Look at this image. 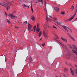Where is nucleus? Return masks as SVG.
<instances>
[{
  "label": "nucleus",
  "instance_id": "obj_1",
  "mask_svg": "<svg viewBox=\"0 0 77 77\" xmlns=\"http://www.w3.org/2000/svg\"><path fill=\"white\" fill-rule=\"evenodd\" d=\"M0 5L6 8L8 10L10 9V6L4 2H0Z\"/></svg>",
  "mask_w": 77,
  "mask_h": 77
},
{
  "label": "nucleus",
  "instance_id": "obj_2",
  "mask_svg": "<svg viewBox=\"0 0 77 77\" xmlns=\"http://www.w3.org/2000/svg\"><path fill=\"white\" fill-rule=\"evenodd\" d=\"M76 14H77V11H76L75 13V14L71 18H70L69 20H66V22L68 21H70L71 20H72L74 18V17L75 16V15H76Z\"/></svg>",
  "mask_w": 77,
  "mask_h": 77
},
{
  "label": "nucleus",
  "instance_id": "obj_3",
  "mask_svg": "<svg viewBox=\"0 0 77 77\" xmlns=\"http://www.w3.org/2000/svg\"><path fill=\"white\" fill-rule=\"evenodd\" d=\"M28 31H30V29L32 28V25L29 24V23H28Z\"/></svg>",
  "mask_w": 77,
  "mask_h": 77
},
{
  "label": "nucleus",
  "instance_id": "obj_4",
  "mask_svg": "<svg viewBox=\"0 0 77 77\" xmlns=\"http://www.w3.org/2000/svg\"><path fill=\"white\" fill-rule=\"evenodd\" d=\"M43 35L46 38H48V35H47V33H45V31H43Z\"/></svg>",
  "mask_w": 77,
  "mask_h": 77
},
{
  "label": "nucleus",
  "instance_id": "obj_5",
  "mask_svg": "<svg viewBox=\"0 0 77 77\" xmlns=\"http://www.w3.org/2000/svg\"><path fill=\"white\" fill-rule=\"evenodd\" d=\"M10 17H11V18L13 19L14 18H17V16H15L14 15H13L12 14H10Z\"/></svg>",
  "mask_w": 77,
  "mask_h": 77
},
{
  "label": "nucleus",
  "instance_id": "obj_6",
  "mask_svg": "<svg viewBox=\"0 0 77 77\" xmlns=\"http://www.w3.org/2000/svg\"><path fill=\"white\" fill-rule=\"evenodd\" d=\"M61 45H62L63 48L66 49V46L65 44H62V43H61Z\"/></svg>",
  "mask_w": 77,
  "mask_h": 77
},
{
  "label": "nucleus",
  "instance_id": "obj_7",
  "mask_svg": "<svg viewBox=\"0 0 77 77\" xmlns=\"http://www.w3.org/2000/svg\"><path fill=\"white\" fill-rule=\"evenodd\" d=\"M62 27L64 29H65L67 31V32H68V29L67 28H68L67 26H63Z\"/></svg>",
  "mask_w": 77,
  "mask_h": 77
},
{
  "label": "nucleus",
  "instance_id": "obj_8",
  "mask_svg": "<svg viewBox=\"0 0 77 77\" xmlns=\"http://www.w3.org/2000/svg\"><path fill=\"white\" fill-rule=\"evenodd\" d=\"M61 39L63 41H64L66 42H67V40H66V39L65 38H63L62 37H61Z\"/></svg>",
  "mask_w": 77,
  "mask_h": 77
},
{
  "label": "nucleus",
  "instance_id": "obj_9",
  "mask_svg": "<svg viewBox=\"0 0 77 77\" xmlns=\"http://www.w3.org/2000/svg\"><path fill=\"white\" fill-rule=\"evenodd\" d=\"M31 19L32 21H35V18L34 16H32L31 17Z\"/></svg>",
  "mask_w": 77,
  "mask_h": 77
},
{
  "label": "nucleus",
  "instance_id": "obj_10",
  "mask_svg": "<svg viewBox=\"0 0 77 77\" xmlns=\"http://www.w3.org/2000/svg\"><path fill=\"white\" fill-rule=\"evenodd\" d=\"M54 9L57 11V12H58L59 11V8L57 7H54Z\"/></svg>",
  "mask_w": 77,
  "mask_h": 77
},
{
  "label": "nucleus",
  "instance_id": "obj_11",
  "mask_svg": "<svg viewBox=\"0 0 77 77\" xmlns=\"http://www.w3.org/2000/svg\"><path fill=\"white\" fill-rule=\"evenodd\" d=\"M72 50L73 52L74 53H75V54L77 56V52L73 49H72Z\"/></svg>",
  "mask_w": 77,
  "mask_h": 77
},
{
  "label": "nucleus",
  "instance_id": "obj_12",
  "mask_svg": "<svg viewBox=\"0 0 77 77\" xmlns=\"http://www.w3.org/2000/svg\"><path fill=\"white\" fill-rule=\"evenodd\" d=\"M70 71H71V72L72 73V74L73 75H74V73L72 70V68H70Z\"/></svg>",
  "mask_w": 77,
  "mask_h": 77
},
{
  "label": "nucleus",
  "instance_id": "obj_13",
  "mask_svg": "<svg viewBox=\"0 0 77 77\" xmlns=\"http://www.w3.org/2000/svg\"><path fill=\"white\" fill-rule=\"evenodd\" d=\"M69 38L72 39V40H73V41H75V39L73 38H72V37L71 36V35L69 36Z\"/></svg>",
  "mask_w": 77,
  "mask_h": 77
},
{
  "label": "nucleus",
  "instance_id": "obj_14",
  "mask_svg": "<svg viewBox=\"0 0 77 77\" xmlns=\"http://www.w3.org/2000/svg\"><path fill=\"white\" fill-rule=\"evenodd\" d=\"M40 31V29H39V28H36V31H37V32L38 33Z\"/></svg>",
  "mask_w": 77,
  "mask_h": 77
},
{
  "label": "nucleus",
  "instance_id": "obj_15",
  "mask_svg": "<svg viewBox=\"0 0 77 77\" xmlns=\"http://www.w3.org/2000/svg\"><path fill=\"white\" fill-rule=\"evenodd\" d=\"M41 35H42V31H40L39 33V34L38 35L39 37H40V36H41Z\"/></svg>",
  "mask_w": 77,
  "mask_h": 77
},
{
  "label": "nucleus",
  "instance_id": "obj_16",
  "mask_svg": "<svg viewBox=\"0 0 77 77\" xmlns=\"http://www.w3.org/2000/svg\"><path fill=\"white\" fill-rule=\"evenodd\" d=\"M46 20H47V21H50V19L48 18V17L46 16Z\"/></svg>",
  "mask_w": 77,
  "mask_h": 77
},
{
  "label": "nucleus",
  "instance_id": "obj_17",
  "mask_svg": "<svg viewBox=\"0 0 77 77\" xmlns=\"http://www.w3.org/2000/svg\"><path fill=\"white\" fill-rule=\"evenodd\" d=\"M68 32H70V33H71V32H72V31L70 29H69L68 28Z\"/></svg>",
  "mask_w": 77,
  "mask_h": 77
},
{
  "label": "nucleus",
  "instance_id": "obj_18",
  "mask_svg": "<svg viewBox=\"0 0 77 77\" xmlns=\"http://www.w3.org/2000/svg\"><path fill=\"white\" fill-rule=\"evenodd\" d=\"M7 22H8V23H10L11 22H10V20L8 19H7Z\"/></svg>",
  "mask_w": 77,
  "mask_h": 77
},
{
  "label": "nucleus",
  "instance_id": "obj_19",
  "mask_svg": "<svg viewBox=\"0 0 77 77\" xmlns=\"http://www.w3.org/2000/svg\"><path fill=\"white\" fill-rule=\"evenodd\" d=\"M73 46L74 47V48L77 51V47H76L75 46V45H73Z\"/></svg>",
  "mask_w": 77,
  "mask_h": 77
},
{
  "label": "nucleus",
  "instance_id": "obj_20",
  "mask_svg": "<svg viewBox=\"0 0 77 77\" xmlns=\"http://www.w3.org/2000/svg\"><path fill=\"white\" fill-rule=\"evenodd\" d=\"M33 29L34 32H35V30H36V26H34Z\"/></svg>",
  "mask_w": 77,
  "mask_h": 77
},
{
  "label": "nucleus",
  "instance_id": "obj_21",
  "mask_svg": "<svg viewBox=\"0 0 77 77\" xmlns=\"http://www.w3.org/2000/svg\"><path fill=\"white\" fill-rule=\"evenodd\" d=\"M74 72H75V74H77V70L76 69H75L74 71Z\"/></svg>",
  "mask_w": 77,
  "mask_h": 77
},
{
  "label": "nucleus",
  "instance_id": "obj_22",
  "mask_svg": "<svg viewBox=\"0 0 77 77\" xmlns=\"http://www.w3.org/2000/svg\"><path fill=\"white\" fill-rule=\"evenodd\" d=\"M29 60L30 61V62H32V61H33V60H32V58H29Z\"/></svg>",
  "mask_w": 77,
  "mask_h": 77
},
{
  "label": "nucleus",
  "instance_id": "obj_23",
  "mask_svg": "<svg viewBox=\"0 0 77 77\" xmlns=\"http://www.w3.org/2000/svg\"><path fill=\"white\" fill-rule=\"evenodd\" d=\"M61 14L62 15H65V13L64 12H61Z\"/></svg>",
  "mask_w": 77,
  "mask_h": 77
},
{
  "label": "nucleus",
  "instance_id": "obj_24",
  "mask_svg": "<svg viewBox=\"0 0 77 77\" xmlns=\"http://www.w3.org/2000/svg\"><path fill=\"white\" fill-rule=\"evenodd\" d=\"M55 36H56L57 39H59V37H57V35H55Z\"/></svg>",
  "mask_w": 77,
  "mask_h": 77
},
{
  "label": "nucleus",
  "instance_id": "obj_25",
  "mask_svg": "<svg viewBox=\"0 0 77 77\" xmlns=\"http://www.w3.org/2000/svg\"><path fill=\"white\" fill-rule=\"evenodd\" d=\"M38 2H41V3H42V0H38Z\"/></svg>",
  "mask_w": 77,
  "mask_h": 77
},
{
  "label": "nucleus",
  "instance_id": "obj_26",
  "mask_svg": "<svg viewBox=\"0 0 77 77\" xmlns=\"http://www.w3.org/2000/svg\"><path fill=\"white\" fill-rule=\"evenodd\" d=\"M38 28H39V24H37V29H38Z\"/></svg>",
  "mask_w": 77,
  "mask_h": 77
},
{
  "label": "nucleus",
  "instance_id": "obj_27",
  "mask_svg": "<svg viewBox=\"0 0 77 77\" xmlns=\"http://www.w3.org/2000/svg\"><path fill=\"white\" fill-rule=\"evenodd\" d=\"M45 45V43H44V44H42V46H43V47H44Z\"/></svg>",
  "mask_w": 77,
  "mask_h": 77
},
{
  "label": "nucleus",
  "instance_id": "obj_28",
  "mask_svg": "<svg viewBox=\"0 0 77 77\" xmlns=\"http://www.w3.org/2000/svg\"><path fill=\"white\" fill-rule=\"evenodd\" d=\"M72 9H74V6H72L71 7Z\"/></svg>",
  "mask_w": 77,
  "mask_h": 77
},
{
  "label": "nucleus",
  "instance_id": "obj_29",
  "mask_svg": "<svg viewBox=\"0 0 77 77\" xmlns=\"http://www.w3.org/2000/svg\"><path fill=\"white\" fill-rule=\"evenodd\" d=\"M57 24H60V23L59 22H58L57 21L56 22H55Z\"/></svg>",
  "mask_w": 77,
  "mask_h": 77
},
{
  "label": "nucleus",
  "instance_id": "obj_30",
  "mask_svg": "<svg viewBox=\"0 0 77 77\" xmlns=\"http://www.w3.org/2000/svg\"><path fill=\"white\" fill-rule=\"evenodd\" d=\"M53 27H54V28H55V29H57V28L56 27H55L54 26H53Z\"/></svg>",
  "mask_w": 77,
  "mask_h": 77
},
{
  "label": "nucleus",
  "instance_id": "obj_31",
  "mask_svg": "<svg viewBox=\"0 0 77 77\" xmlns=\"http://www.w3.org/2000/svg\"><path fill=\"white\" fill-rule=\"evenodd\" d=\"M32 31H33V29H32L31 30V29H30V31H29V32H32Z\"/></svg>",
  "mask_w": 77,
  "mask_h": 77
},
{
  "label": "nucleus",
  "instance_id": "obj_32",
  "mask_svg": "<svg viewBox=\"0 0 77 77\" xmlns=\"http://www.w3.org/2000/svg\"><path fill=\"white\" fill-rule=\"evenodd\" d=\"M24 6L25 7V8H26V7H27V5H25V4L24 5Z\"/></svg>",
  "mask_w": 77,
  "mask_h": 77
},
{
  "label": "nucleus",
  "instance_id": "obj_33",
  "mask_svg": "<svg viewBox=\"0 0 77 77\" xmlns=\"http://www.w3.org/2000/svg\"><path fill=\"white\" fill-rule=\"evenodd\" d=\"M55 21H57V18H55L54 20Z\"/></svg>",
  "mask_w": 77,
  "mask_h": 77
},
{
  "label": "nucleus",
  "instance_id": "obj_34",
  "mask_svg": "<svg viewBox=\"0 0 77 77\" xmlns=\"http://www.w3.org/2000/svg\"><path fill=\"white\" fill-rule=\"evenodd\" d=\"M31 11L32 12H33V9H31Z\"/></svg>",
  "mask_w": 77,
  "mask_h": 77
},
{
  "label": "nucleus",
  "instance_id": "obj_35",
  "mask_svg": "<svg viewBox=\"0 0 77 77\" xmlns=\"http://www.w3.org/2000/svg\"><path fill=\"white\" fill-rule=\"evenodd\" d=\"M75 67H76L77 68V65H75Z\"/></svg>",
  "mask_w": 77,
  "mask_h": 77
},
{
  "label": "nucleus",
  "instance_id": "obj_36",
  "mask_svg": "<svg viewBox=\"0 0 77 77\" xmlns=\"http://www.w3.org/2000/svg\"><path fill=\"white\" fill-rule=\"evenodd\" d=\"M5 14H6L5 15L6 16H7V14L6 12H5Z\"/></svg>",
  "mask_w": 77,
  "mask_h": 77
},
{
  "label": "nucleus",
  "instance_id": "obj_37",
  "mask_svg": "<svg viewBox=\"0 0 77 77\" xmlns=\"http://www.w3.org/2000/svg\"><path fill=\"white\" fill-rule=\"evenodd\" d=\"M33 8H32V5H31V9H32Z\"/></svg>",
  "mask_w": 77,
  "mask_h": 77
},
{
  "label": "nucleus",
  "instance_id": "obj_38",
  "mask_svg": "<svg viewBox=\"0 0 77 77\" xmlns=\"http://www.w3.org/2000/svg\"><path fill=\"white\" fill-rule=\"evenodd\" d=\"M29 6H27V7H27V8H29Z\"/></svg>",
  "mask_w": 77,
  "mask_h": 77
},
{
  "label": "nucleus",
  "instance_id": "obj_39",
  "mask_svg": "<svg viewBox=\"0 0 77 77\" xmlns=\"http://www.w3.org/2000/svg\"><path fill=\"white\" fill-rule=\"evenodd\" d=\"M13 13H16V11H14V12H13Z\"/></svg>",
  "mask_w": 77,
  "mask_h": 77
},
{
  "label": "nucleus",
  "instance_id": "obj_40",
  "mask_svg": "<svg viewBox=\"0 0 77 77\" xmlns=\"http://www.w3.org/2000/svg\"><path fill=\"white\" fill-rule=\"evenodd\" d=\"M25 23H26V24H27V21H25Z\"/></svg>",
  "mask_w": 77,
  "mask_h": 77
},
{
  "label": "nucleus",
  "instance_id": "obj_41",
  "mask_svg": "<svg viewBox=\"0 0 77 77\" xmlns=\"http://www.w3.org/2000/svg\"><path fill=\"white\" fill-rule=\"evenodd\" d=\"M73 11V9H72L71 10V11Z\"/></svg>",
  "mask_w": 77,
  "mask_h": 77
},
{
  "label": "nucleus",
  "instance_id": "obj_42",
  "mask_svg": "<svg viewBox=\"0 0 77 77\" xmlns=\"http://www.w3.org/2000/svg\"><path fill=\"white\" fill-rule=\"evenodd\" d=\"M66 64L67 65V62H66Z\"/></svg>",
  "mask_w": 77,
  "mask_h": 77
},
{
  "label": "nucleus",
  "instance_id": "obj_43",
  "mask_svg": "<svg viewBox=\"0 0 77 77\" xmlns=\"http://www.w3.org/2000/svg\"><path fill=\"white\" fill-rule=\"evenodd\" d=\"M16 28H17V29H18V27H16Z\"/></svg>",
  "mask_w": 77,
  "mask_h": 77
},
{
  "label": "nucleus",
  "instance_id": "obj_44",
  "mask_svg": "<svg viewBox=\"0 0 77 77\" xmlns=\"http://www.w3.org/2000/svg\"><path fill=\"white\" fill-rule=\"evenodd\" d=\"M12 3H14V1H12Z\"/></svg>",
  "mask_w": 77,
  "mask_h": 77
},
{
  "label": "nucleus",
  "instance_id": "obj_45",
  "mask_svg": "<svg viewBox=\"0 0 77 77\" xmlns=\"http://www.w3.org/2000/svg\"><path fill=\"white\" fill-rule=\"evenodd\" d=\"M42 39V38H41L40 39L39 41H41V40Z\"/></svg>",
  "mask_w": 77,
  "mask_h": 77
},
{
  "label": "nucleus",
  "instance_id": "obj_46",
  "mask_svg": "<svg viewBox=\"0 0 77 77\" xmlns=\"http://www.w3.org/2000/svg\"><path fill=\"white\" fill-rule=\"evenodd\" d=\"M67 35H69V34H68V33H67Z\"/></svg>",
  "mask_w": 77,
  "mask_h": 77
},
{
  "label": "nucleus",
  "instance_id": "obj_47",
  "mask_svg": "<svg viewBox=\"0 0 77 77\" xmlns=\"http://www.w3.org/2000/svg\"><path fill=\"white\" fill-rule=\"evenodd\" d=\"M10 5H12V4L11 3H10Z\"/></svg>",
  "mask_w": 77,
  "mask_h": 77
},
{
  "label": "nucleus",
  "instance_id": "obj_48",
  "mask_svg": "<svg viewBox=\"0 0 77 77\" xmlns=\"http://www.w3.org/2000/svg\"><path fill=\"white\" fill-rule=\"evenodd\" d=\"M76 8H77V6H76Z\"/></svg>",
  "mask_w": 77,
  "mask_h": 77
},
{
  "label": "nucleus",
  "instance_id": "obj_49",
  "mask_svg": "<svg viewBox=\"0 0 77 77\" xmlns=\"http://www.w3.org/2000/svg\"><path fill=\"white\" fill-rule=\"evenodd\" d=\"M24 23H25V22H24Z\"/></svg>",
  "mask_w": 77,
  "mask_h": 77
},
{
  "label": "nucleus",
  "instance_id": "obj_50",
  "mask_svg": "<svg viewBox=\"0 0 77 77\" xmlns=\"http://www.w3.org/2000/svg\"><path fill=\"white\" fill-rule=\"evenodd\" d=\"M55 77H57V76H55Z\"/></svg>",
  "mask_w": 77,
  "mask_h": 77
},
{
  "label": "nucleus",
  "instance_id": "obj_51",
  "mask_svg": "<svg viewBox=\"0 0 77 77\" xmlns=\"http://www.w3.org/2000/svg\"><path fill=\"white\" fill-rule=\"evenodd\" d=\"M70 48H71V47H70Z\"/></svg>",
  "mask_w": 77,
  "mask_h": 77
},
{
  "label": "nucleus",
  "instance_id": "obj_52",
  "mask_svg": "<svg viewBox=\"0 0 77 77\" xmlns=\"http://www.w3.org/2000/svg\"><path fill=\"white\" fill-rule=\"evenodd\" d=\"M50 17H51V16H50Z\"/></svg>",
  "mask_w": 77,
  "mask_h": 77
}]
</instances>
